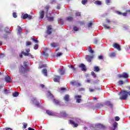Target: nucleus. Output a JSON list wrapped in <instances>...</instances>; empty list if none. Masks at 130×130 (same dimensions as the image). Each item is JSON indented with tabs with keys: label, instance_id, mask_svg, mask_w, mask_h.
<instances>
[{
	"label": "nucleus",
	"instance_id": "obj_1",
	"mask_svg": "<svg viewBox=\"0 0 130 130\" xmlns=\"http://www.w3.org/2000/svg\"><path fill=\"white\" fill-rule=\"evenodd\" d=\"M126 88L130 91V86H127ZM120 93H121V96L119 98L120 100H127L128 95L130 96V91L127 90H123Z\"/></svg>",
	"mask_w": 130,
	"mask_h": 130
},
{
	"label": "nucleus",
	"instance_id": "obj_2",
	"mask_svg": "<svg viewBox=\"0 0 130 130\" xmlns=\"http://www.w3.org/2000/svg\"><path fill=\"white\" fill-rule=\"evenodd\" d=\"M118 78L121 79V78H124V79H127L128 78V74L126 73H123L122 74H119L118 75Z\"/></svg>",
	"mask_w": 130,
	"mask_h": 130
},
{
	"label": "nucleus",
	"instance_id": "obj_3",
	"mask_svg": "<svg viewBox=\"0 0 130 130\" xmlns=\"http://www.w3.org/2000/svg\"><path fill=\"white\" fill-rule=\"evenodd\" d=\"M51 30H52V26L48 25L47 26V31H46V33L47 34H48V35H50V34L52 33V31H51Z\"/></svg>",
	"mask_w": 130,
	"mask_h": 130
},
{
	"label": "nucleus",
	"instance_id": "obj_4",
	"mask_svg": "<svg viewBox=\"0 0 130 130\" xmlns=\"http://www.w3.org/2000/svg\"><path fill=\"white\" fill-rule=\"evenodd\" d=\"M75 98L76 99V102H77V103H81L82 99L79 98H82V95H75Z\"/></svg>",
	"mask_w": 130,
	"mask_h": 130
},
{
	"label": "nucleus",
	"instance_id": "obj_5",
	"mask_svg": "<svg viewBox=\"0 0 130 130\" xmlns=\"http://www.w3.org/2000/svg\"><path fill=\"white\" fill-rule=\"evenodd\" d=\"M22 54H23V55H24V56H29V57H31V58H33V55H32L30 53H26L24 51H22L21 52Z\"/></svg>",
	"mask_w": 130,
	"mask_h": 130
},
{
	"label": "nucleus",
	"instance_id": "obj_6",
	"mask_svg": "<svg viewBox=\"0 0 130 130\" xmlns=\"http://www.w3.org/2000/svg\"><path fill=\"white\" fill-rule=\"evenodd\" d=\"M113 47H114V48H116V49H117L119 51H120L121 50L120 45H119V44H118L117 43H114L113 45Z\"/></svg>",
	"mask_w": 130,
	"mask_h": 130
},
{
	"label": "nucleus",
	"instance_id": "obj_7",
	"mask_svg": "<svg viewBox=\"0 0 130 130\" xmlns=\"http://www.w3.org/2000/svg\"><path fill=\"white\" fill-rule=\"evenodd\" d=\"M79 68L81 69V71H86V66L84 63H81L79 66Z\"/></svg>",
	"mask_w": 130,
	"mask_h": 130
},
{
	"label": "nucleus",
	"instance_id": "obj_8",
	"mask_svg": "<svg viewBox=\"0 0 130 130\" xmlns=\"http://www.w3.org/2000/svg\"><path fill=\"white\" fill-rule=\"evenodd\" d=\"M40 19H43L44 18V15L45 14V12L43 10H41L40 12Z\"/></svg>",
	"mask_w": 130,
	"mask_h": 130
},
{
	"label": "nucleus",
	"instance_id": "obj_9",
	"mask_svg": "<svg viewBox=\"0 0 130 130\" xmlns=\"http://www.w3.org/2000/svg\"><path fill=\"white\" fill-rule=\"evenodd\" d=\"M93 58H94V55H92L91 56L88 55L87 58V60L88 62H91Z\"/></svg>",
	"mask_w": 130,
	"mask_h": 130
},
{
	"label": "nucleus",
	"instance_id": "obj_10",
	"mask_svg": "<svg viewBox=\"0 0 130 130\" xmlns=\"http://www.w3.org/2000/svg\"><path fill=\"white\" fill-rule=\"evenodd\" d=\"M5 80L6 82H7V83H11V81H12V79H11V77H10V76H9V75H7L5 77Z\"/></svg>",
	"mask_w": 130,
	"mask_h": 130
},
{
	"label": "nucleus",
	"instance_id": "obj_11",
	"mask_svg": "<svg viewBox=\"0 0 130 130\" xmlns=\"http://www.w3.org/2000/svg\"><path fill=\"white\" fill-rule=\"evenodd\" d=\"M105 104L106 106H108V107H110V108H112L113 107V105L110 102H107Z\"/></svg>",
	"mask_w": 130,
	"mask_h": 130
},
{
	"label": "nucleus",
	"instance_id": "obj_12",
	"mask_svg": "<svg viewBox=\"0 0 130 130\" xmlns=\"http://www.w3.org/2000/svg\"><path fill=\"white\" fill-rule=\"evenodd\" d=\"M97 127L98 128H100L101 129H105L106 128V127H105V126L102 124H99L97 125Z\"/></svg>",
	"mask_w": 130,
	"mask_h": 130
},
{
	"label": "nucleus",
	"instance_id": "obj_13",
	"mask_svg": "<svg viewBox=\"0 0 130 130\" xmlns=\"http://www.w3.org/2000/svg\"><path fill=\"white\" fill-rule=\"evenodd\" d=\"M71 124H73V127H77L78 126V124L75 123V122L72 120H69Z\"/></svg>",
	"mask_w": 130,
	"mask_h": 130
},
{
	"label": "nucleus",
	"instance_id": "obj_14",
	"mask_svg": "<svg viewBox=\"0 0 130 130\" xmlns=\"http://www.w3.org/2000/svg\"><path fill=\"white\" fill-rule=\"evenodd\" d=\"M66 21H68V22H72L74 20V17L72 16H68L66 18Z\"/></svg>",
	"mask_w": 130,
	"mask_h": 130
},
{
	"label": "nucleus",
	"instance_id": "obj_15",
	"mask_svg": "<svg viewBox=\"0 0 130 130\" xmlns=\"http://www.w3.org/2000/svg\"><path fill=\"white\" fill-rule=\"evenodd\" d=\"M63 99L66 101V102H69V101H70V95H69V94H66L64 96Z\"/></svg>",
	"mask_w": 130,
	"mask_h": 130
},
{
	"label": "nucleus",
	"instance_id": "obj_16",
	"mask_svg": "<svg viewBox=\"0 0 130 130\" xmlns=\"http://www.w3.org/2000/svg\"><path fill=\"white\" fill-rule=\"evenodd\" d=\"M50 45L51 47H53L54 48H55V47H57V46H58V44H57V43L53 42L51 43Z\"/></svg>",
	"mask_w": 130,
	"mask_h": 130
},
{
	"label": "nucleus",
	"instance_id": "obj_17",
	"mask_svg": "<svg viewBox=\"0 0 130 130\" xmlns=\"http://www.w3.org/2000/svg\"><path fill=\"white\" fill-rule=\"evenodd\" d=\"M46 113L48 115H49L50 116H53L54 115V113H52V112L49 110H47Z\"/></svg>",
	"mask_w": 130,
	"mask_h": 130
},
{
	"label": "nucleus",
	"instance_id": "obj_18",
	"mask_svg": "<svg viewBox=\"0 0 130 130\" xmlns=\"http://www.w3.org/2000/svg\"><path fill=\"white\" fill-rule=\"evenodd\" d=\"M59 73L61 76H63L66 74V70L64 69L59 70Z\"/></svg>",
	"mask_w": 130,
	"mask_h": 130
},
{
	"label": "nucleus",
	"instance_id": "obj_19",
	"mask_svg": "<svg viewBox=\"0 0 130 130\" xmlns=\"http://www.w3.org/2000/svg\"><path fill=\"white\" fill-rule=\"evenodd\" d=\"M42 74H43L45 77H47V70L43 69L42 71Z\"/></svg>",
	"mask_w": 130,
	"mask_h": 130
},
{
	"label": "nucleus",
	"instance_id": "obj_20",
	"mask_svg": "<svg viewBox=\"0 0 130 130\" xmlns=\"http://www.w3.org/2000/svg\"><path fill=\"white\" fill-rule=\"evenodd\" d=\"M60 78V77L59 76H56V77H55L53 80H54V82H59V79Z\"/></svg>",
	"mask_w": 130,
	"mask_h": 130
},
{
	"label": "nucleus",
	"instance_id": "obj_21",
	"mask_svg": "<svg viewBox=\"0 0 130 130\" xmlns=\"http://www.w3.org/2000/svg\"><path fill=\"white\" fill-rule=\"evenodd\" d=\"M47 48H46L44 51H43V53H44V55H45V56H46L47 57L48 56L49 54L48 53H47Z\"/></svg>",
	"mask_w": 130,
	"mask_h": 130
},
{
	"label": "nucleus",
	"instance_id": "obj_22",
	"mask_svg": "<svg viewBox=\"0 0 130 130\" xmlns=\"http://www.w3.org/2000/svg\"><path fill=\"white\" fill-rule=\"evenodd\" d=\"M99 71H100V69L99 68V67H98V66L94 67V72L97 73V72H99Z\"/></svg>",
	"mask_w": 130,
	"mask_h": 130
},
{
	"label": "nucleus",
	"instance_id": "obj_23",
	"mask_svg": "<svg viewBox=\"0 0 130 130\" xmlns=\"http://www.w3.org/2000/svg\"><path fill=\"white\" fill-rule=\"evenodd\" d=\"M54 20V18L53 17H48V21H49V22H53Z\"/></svg>",
	"mask_w": 130,
	"mask_h": 130
},
{
	"label": "nucleus",
	"instance_id": "obj_24",
	"mask_svg": "<svg viewBox=\"0 0 130 130\" xmlns=\"http://www.w3.org/2000/svg\"><path fill=\"white\" fill-rule=\"evenodd\" d=\"M118 125V123L117 122H115L113 124V127H114L113 130H115V128H116Z\"/></svg>",
	"mask_w": 130,
	"mask_h": 130
},
{
	"label": "nucleus",
	"instance_id": "obj_25",
	"mask_svg": "<svg viewBox=\"0 0 130 130\" xmlns=\"http://www.w3.org/2000/svg\"><path fill=\"white\" fill-rule=\"evenodd\" d=\"M22 16L23 20H25V19H28V14H24L23 15H22Z\"/></svg>",
	"mask_w": 130,
	"mask_h": 130
},
{
	"label": "nucleus",
	"instance_id": "obj_26",
	"mask_svg": "<svg viewBox=\"0 0 130 130\" xmlns=\"http://www.w3.org/2000/svg\"><path fill=\"white\" fill-rule=\"evenodd\" d=\"M94 4H95V5H98V6H100L102 5V3H101V1H96L94 2Z\"/></svg>",
	"mask_w": 130,
	"mask_h": 130
},
{
	"label": "nucleus",
	"instance_id": "obj_27",
	"mask_svg": "<svg viewBox=\"0 0 130 130\" xmlns=\"http://www.w3.org/2000/svg\"><path fill=\"white\" fill-rule=\"evenodd\" d=\"M119 85H123L124 84H125V82L120 80L118 82Z\"/></svg>",
	"mask_w": 130,
	"mask_h": 130
},
{
	"label": "nucleus",
	"instance_id": "obj_28",
	"mask_svg": "<svg viewBox=\"0 0 130 130\" xmlns=\"http://www.w3.org/2000/svg\"><path fill=\"white\" fill-rule=\"evenodd\" d=\"M88 51L90 53H94V51L92 50V47H91L90 46L88 47Z\"/></svg>",
	"mask_w": 130,
	"mask_h": 130
},
{
	"label": "nucleus",
	"instance_id": "obj_29",
	"mask_svg": "<svg viewBox=\"0 0 130 130\" xmlns=\"http://www.w3.org/2000/svg\"><path fill=\"white\" fill-rule=\"evenodd\" d=\"M19 92H14L12 95L13 97H18V96H19Z\"/></svg>",
	"mask_w": 130,
	"mask_h": 130
},
{
	"label": "nucleus",
	"instance_id": "obj_30",
	"mask_svg": "<svg viewBox=\"0 0 130 130\" xmlns=\"http://www.w3.org/2000/svg\"><path fill=\"white\" fill-rule=\"evenodd\" d=\"M115 55H116V54H115V53H114V52L111 53L109 54L110 57H115Z\"/></svg>",
	"mask_w": 130,
	"mask_h": 130
},
{
	"label": "nucleus",
	"instance_id": "obj_31",
	"mask_svg": "<svg viewBox=\"0 0 130 130\" xmlns=\"http://www.w3.org/2000/svg\"><path fill=\"white\" fill-rule=\"evenodd\" d=\"M100 107H103V105L98 104L95 107L96 109H98V108H100Z\"/></svg>",
	"mask_w": 130,
	"mask_h": 130
},
{
	"label": "nucleus",
	"instance_id": "obj_32",
	"mask_svg": "<svg viewBox=\"0 0 130 130\" xmlns=\"http://www.w3.org/2000/svg\"><path fill=\"white\" fill-rule=\"evenodd\" d=\"M38 47H39V45H38V44H35L34 46V49H35V50H37Z\"/></svg>",
	"mask_w": 130,
	"mask_h": 130
},
{
	"label": "nucleus",
	"instance_id": "obj_33",
	"mask_svg": "<svg viewBox=\"0 0 130 130\" xmlns=\"http://www.w3.org/2000/svg\"><path fill=\"white\" fill-rule=\"evenodd\" d=\"M31 39H32V41H34V42L35 43H38V42H39L38 40H37V39H36V38H31Z\"/></svg>",
	"mask_w": 130,
	"mask_h": 130
},
{
	"label": "nucleus",
	"instance_id": "obj_34",
	"mask_svg": "<svg viewBox=\"0 0 130 130\" xmlns=\"http://www.w3.org/2000/svg\"><path fill=\"white\" fill-rule=\"evenodd\" d=\"M91 75L92 76V77H94V78L97 77V75H96V73L93 71L91 72Z\"/></svg>",
	"mask_w": 130,
	"mask_h": 130
},
{
	"label": "nucleus",
	"instance_id": "obj_35",
	"mask_svg": "<svg viewBox=\"0 0 130 130\" xmlns=\"http://www.w3.org/2000/svg\"><path fill=\"white\" fill-rule=\"evenodd\" d=\"M62 114V116H63V117H67V116H68V114L67 113H66V112H63L61 113Z\"/></svg>",
	"mask_w": 130,
	"mask_h": 130
},
{
	"label": "nucleus",
	"instance_id": "obj_36",
	"mask_svg": "<svg viewBox=\"0 0 130 130\" xmlns=\"http://www.w3.org/2000/svg\"><path fill=\"white\" fill-rule=\"evenodd\" d=\"M53 102L54 103H55V104H59V103H60V102H59V101L56 100H55V99H54V100H53Z\"/></svg>",
	"mask_w": 130,
	"mask_h": 130
},
{
	"label": "nucleus",
	"instance_id": "obj_37",
	"mask_svg": "<svg viewBox=\"0 0 130 130\" xmlns=\"http://www.w3.org/2000/svg\"><path fill=\"white\" fill-rule=\"evenodd\" d=\"M23 125L22 128L25 129L28 126V124L27 123H23Z\"/></svg>",
	"mask_w": 130,
	"mask_h": 130
},
{
	"label": "nucleus",
	"instance_id": "obj_38",
	"mask_svg": "<svg viewBox=\"0 0 130 130\" xmlns=\"http://www.w3.org/2000/svg\"><path fill=\"white\" fill-rule=\"evenodd\" d=\"M76 17H80L81 16V12H77L75 13Z\"/></svg>",
	"mask_w": 130,
	"mask_h": 130
},
{
	"label": "nucleus",
	"instance_id": "obj_39",
	"mask_svg": "<svg viewBox=\"0 0 130 130\" xmlns=\"http://www.w3.org/2000/svg\"><path fill=\"white\" fill-rule=\"evenodd\" d=\"M29 45H32V43H31V42L26 41V46H29Z\"/></svg>",
	"mask_w": 130,
	"mask_h": 130
},
{
	"label": "nucleus",
	"instance_id": "obj_40",
	"mask_svg": "<svg viewBox=\"0 0 130 130\" xmlns=\"http://www.w3.org/2000/svg\"><path fill=\"white\" fill-rule=\"evenodd\" d=\"M18 31L19 32V33H21V32H22V27H21V26H18Z\"/></svg>",
	"mask_w": 130,
	"mask_h": 130
},
{
	"label": "nucleus",
	"instance_id": "obj_41",
	"mask_svg": "<svg viewBox=\"0 0 130 130\" xmlns=\"http://www.w3.org/2000/svg\"><path fill=\"white\" fill-rule=\"evenodd\" d=\"M81 3L82 5H85L86 4H87V3H88V0H82Z\"/></svg>",
	"mask_w": 130,
	"mask_h": 130
},
{
	"label": "nucleus",
	"instance_id": "obj_42",
	"mask_svg": "<svg viewBox=\"0 0 130 130\" xmlns=\"http://www.w3.org/2000/svg\"><path fill=\"white\" fill-rule=\"evenodd\" d=\"M61 55H62V53H60V52H58L56 56H57V57H59V56H61Z\"/></svg>",
	"mask_w": 130,
	"mask_h": 130
},
{
	"label": "nucleus",
	"instance_id": "obj_43",
	"mask_svg": "<svg viewBox=\"0 0 130 130\" xmlns=\"http://www.w3.org/2000/svg\"><path fill=\"white\" fill-rule=\"evenodd\" d=\"M49 8H50V7H49V6H47L45 7L47 14H48V10H49Z\"/></svg>",
	"mask_w": 130,
	"mask_h": 130
},
{
	"label": "nucleus",
	"instance_id": "obj_44",
	"mask_svg": "<svg viewBox=\"0 0 130 130\" xmlns=\"http://www.w3.org/2000/svg\"><path fill=\"white\" fill-rule=\"evenodd\" d=\"M120 119V118H119L118 116L115 117V121H119V120Z\"/></svg>",
	"mask_w": 130,
	"mask_h": 130
},
{
	"label": "nucleus",
	"instance_id": "obj_45",
	"mask_svg": "<svg viewBox=\"0 0 130 130\" xmlns=\"http://www.w3.org/2000/svg\"><path fill=\"white\" fill-rule=\"evenodd\" d=\"M93 26V23L92 22H90L88 24V27L90 28V27H92Z\"/></svg>",
	"mask_w": 130,
	"mask_h": 130
},
{
	"label": "nucleus",
	"instance_id": "obj_46",
	"mask_svg": "<svg viewBox=\"0 0 130 130\" xmlns=\"http://www.w3.org/2000/svg\"><path fill=\"white\" fill-rule=\"evenodd\" d=\"M60 90H61L62 92H66V91H67V88H63V87H61V88H60Z\"/></svg>",
	"mask_w": 130,
	"mask_h": 130
},
{
	"label": "nucleus",
	"instance_id": "obj_47",
	"mask_svg": "<svg viewBox=\"0 0 130 130\" xmlns=\"http://www.w3.org/2000/svg\"><path fill=\"white\" fill-rule=\"evenodd\" d=\"M73 30L74 31H79V28H78L77 26H74L73 27Z\"/></svg>",
	"mask_w": 130,
	"mask_h": 130
},
{
	"label": "nucleus",
	"instance_id": "obj_48",
	"mask_svg": "<svg viewBox=\"0 0 130 130\" xmlns=\"http://www.w3.org/2000/svg\"><path fill=\"white\" fill-rule=\"evenodd\" d=\"M13 18H17V13L16 12H14L13 13Z\"/></svg>",
	"mask_w": 130,
	"mask_h": 130
},
{
	"label": "nucleus",
	"instance_id": "obj_49",
	"mask_svg": "<svg viewBox=\"0 0 130 130\" xmlns=\"http://www.w3.org/2000/svg\"><path fill=\"white\" fill-rule=\"evenodd\" d=\"M46 67H47V64H44L41 65V66L40 67V69H42V68H46Z\"/></svg>",
	"mask_w": 130,
	"mask_h": 130
},
{
	"label": "nucleus",
	"instance_id": "obj_50",
	"mask_svg": "<svg viewBox=\"0 0 130 130\" xmlns=\"http://www.w3.org/2000/svg\"><path fill=\"white\" fill-rule=\"evenodd\" d=\"M79 92H82V91H85V88L81 87L79 89Z\"/></svg>",
	"mask_w": 130,
	"mask_h": 130
},
{
	"label": "nucleus",
	"instance_id": "obj_51",
	"mask_svg": "<svg viewBox=\"0 0 130 130\" xmlns=\"http://www.w3.org/2000/svg\"><path fill=\"white\" fill-rule=\"evenodd\" d=\"M36 105L38 106V107H40V104L39 103V102H36Z\"/></svg>",
	"mask_w": 130,
	"mask_h": 130
},
{
	"label": "nucleus",
	"instance_id": "obj_52",
	"mask_svg": "<svg viewBox=\"0 0 130 130\" xmlns=\"http://www.w3.org/2000/svg\"><path fill=\"white\" fill-rule=\"evenodd\" d=\"M70 68L71 69H72V70H73V71H76V68H75L74 67H73V66L71 65L70 67Z\"/></svg>",
	"mask_w": 130,
	"mask_h": 130
},
{
	"label": "nucleus",
	"instance_id": "obj_53",
	"mask_svg": "<svg viewBox=\"0 0 130 130\" xmlns=\"http://www.w3.org/2000/svg\"><path fill=\"white\" fill-rule=\"evenodd\" d=\"M32 15H28V17H27L28 20H31V19H32Z\"/></svg>",
	"mask_w": 130,
	"mask_h": 130
},
{
	"label": "nucleus",
	"instance_id": "obj_54",
	"mask_svg": "<svg viewBox=\"0 0 130 130\" xmlns=\"http://www.w3.org/2000/svg\"><path fill=\"white\" fill-rule=\"evenodd\" d=\"M4 93L5 94H9V90L8 89H4Z\"/></svg>",
	"mask_w": 130,
	"mask_h": 130
},
{
	"label": "nucleus",
	"instance_id": "obj_55",
	"mask_svg": "<svg viewBox=\"0 0 130 130\" xmlns=\"http://www.w3.org/2000/svg\"><path fill=\"white\" fill-rule=\"evenodd\" d=\"M116 14H117V15H122V13L120 12V11H116Z\"/></svg>",
	"mask_w": 130,
	"mask_h": 130
},
{
	"label": "nucleus",
	"instance_id": "obj_56",
	"mask_svg": "<svg viewBox=\"0 0 130 130\" xmlns=\"http://www.w3.org/2000/svg\"><path fill=\"white\" fill-rule=\"evenodd\" d=\"M98 58H99V59H103V56L101 55L98 56Z\"/></svg>",
	"mask_w": 130,
	"mask_h": 130
},
{
	"label": "nucleus",
	"instance_id": "obj_57",
	"mask_svg": "<svg viewBox=\"0 0 130 130\" xmlns=\"http://www.w3.org/2000/svg\"><path fill=\"white\" fill-rule=\"evenodd\" d=\"M122 16H123L124 17H126L127 15V13L125 12V13H122Z\"/></svg>",
	"mask_w": 130,
	"mask_h": 130
},
{
	"label": "nucleus",
	"instance_id": "obj_58",
	"mask_svg": "<svg viewBox=\"0 0 130 130\" xmlns=\"http://www.w3.org/2000/svg\"><path fill=\"white\" fill-rule=\"evenodd\" d=\"M94 44H97L98 43V40L95 39L94 41Z\"/></svg>",
	"mask_w": 130,
	"mask_h": 130
},
{
	"label": "nucleus",
	"instance_id": "obj_59",
	"mask_svg": "<svg viewBox=\"0 0 130 130\" xmlns=\"http://www.w3.org/2000/svg\"><path fill=\"white\" fill-rule=\"evenodd\" d=\"M110 3V0H106V3L108 5Z\"/></svg>",
	"mask_w": 130,
	"mask_h": 130
},
{
	"label": "nucleus",
	"instance_id": "obj_60",
	"mask_svg": "<svg viewBox=\"0 0 130 130\" xmlns=\"http://www.w3.org/2000/svg\"><path fill=\"white\" fill-rule=\"evenodd\" d=\"M89 91H90V92H94V91H95L94 89H92V88H89Z\"/></svg>",
	"mask_w": 130,
	"mask_h": 130
},
{
	"label": "nucleus",
	"instance_id": "obj_61",
	"mask_svg": "<svg viewBox=\"0 0 130 130\" xmlns=\"http://www.w3.org/2000/svg\"><path fill=\"white\" fill-rule=\"evenodd\" d=\"M76 85L77 86V87H80L81 83H78L77 84H76Z\"/></svg>",
	"mask_w": 130,
	"mask_h": 130
},
{
	"label": "nucleus",
	"instance_id": "obj_62",
	"mask_svg": "<svg viewBox=\"0 0 130 130\" xmlns=\"http://www.w3.org/2000/svg\"><path fill=\"white\" fill-rule=\"evenodd\" d=\"M26 51L27 53H29V52H30V49H27L26 50Z\"/></svg>",
	"mask_w": 130,
	"mask_h": 130
},
{
	"label": "nucleus",
	"instance_id": "obj_63",
	"mask_svg": "<svg viewBox=\"0 0 130 130\" xmlns=\"http://www.w3.org/2000/svg\"><path fill=\"white\" fill-rule=\"evenodd\" d=\"M106 22H107V23H110V20H109V19H106Z\"/></svg>",
	"mask_w": 130,
	"mask_h": 130
},
{
	"label": "nucleus",
	"instance_id": "obj_64",
	"mask_svg": "<svg viewBox=\"0 0 130 130\" xmlns=\"http://www.w3.org/2000/svg\"><path fill=\"white\" fill-rule=\"evenodd\" d=\"M6 130H13V129L11 128H6Z\"/></svg>",
	"mask_w": 130,
	"mask_h": 130
}]
</instances>
